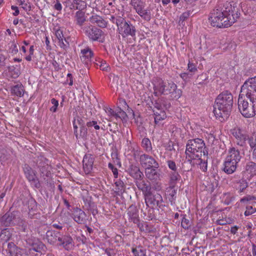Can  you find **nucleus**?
<instances>
[{
  "label": "nucleus",
  "instance_id": "obj_1",
  "mask_svg": "<svg viewBox=\"0 0 256 256\" xmlns=\"http://www.w3.org/2000/svg\"><path fill=\"white\" fill-rule=\"evenodd\" d=\"M240 14L239 6L236 2H226L222 8L213 9L208 20L214 27L228 28L235 22Z\"/></svg>",
  "mask_w": 256,
  "mask_h": 256
},
{
  "label": "nucleus",
  "instance_id": "obj_2",
  "mask_svg": "<svg viewBox=\"0 0 256 256\" xmlns=\"http://www.w3.org/2000/svg\"><path fill=\"white\" fill-rule=\"evenodd\" d=\"M233 105V96L225 90L216 98L213 106V112L216 118L220 122L226 120L230 116Z\"/></svg>",
  "mask_w": 256,
  "mask_h": 256
},
{
  "label": "nucleus",
  "instance_id": "obj_3",
  "mask_svg": "<svg viewBox=\"0 0 256 256\" xmlns=\"http://www.w3.org/2000/svg\"><path fill=\"white\" fill-rule=\"evenodd\" d=\"M154 94L156 96L169 95L171 100H177L182 95V90L178 88L176 84L172 81L165 82L156 78L153 82Z\"/></svg>",
  "mask_w": 256,
  "mask_h": 256
},
{
  "label": "nucleus",
  "instance_id": "obj_4",
  "mask_svg": "<svg viewBox=\"0 0 256 256\" xmlns=\"http://www.w3.org/2000/svg\"><path fill=\"white\" fill-rule=\"evenodd\" d=\"M204 140L201 138L189 140L186 144V159L192 163L194 159L201 157L202 154H208Z\"/></svg>",
  "mask_w": 256,
  "mask_h": 256
},
{
  "label": "nucleus",
  "instance_id": "obj_5",
  "mask_svg": "<svg viewBox=\"0 0 256 256\" xmlns=\"http://www.w3.org/2000/svg\"><path fill=\"white\" fill-rule=\"evenodd\" d=\"M240 159V152L238 150L234 148H230L224 162L223 170L228 174H233L236 170Z\"/></svg>",
  "mask_w": 256,
  "mask_h": 256
},
{
  "label": "nucleus",
  "instance_id": "obj_6",
  "mask_svg": "<svg viewBox=\"0 0 256 256\" xmlns=\"http://www.w3.org/2000/svg\"><path fill=\"white\" fill-rule=\"evenodd\" d=\"M238 104L240 112L244 117L252 118L256 114V100L238 96Z\"/></svg>",
  "mask_w": 256,
  "mask_h": 256
},
{
  "label": "nucleus",
  "instance_id": "obj_7",
  "mask_svg": "<svg viewBox=\"0 0 256 256\" xmlns=\"http://www.w3.org/2000/svg\"><path fill=\"white\" fill-rule=\"evenodd\" d=\"M256 100V76L248 78L242 86L239 96Z\"/></svg>",
  "mask_w": 256,
  "mask_h": 256
},
{
  "label": "nucleus",
  "instance_id": "obj_8",
  "mask_svg": "<svg viewBox=\"0 0 256 256\" xmlns=\"http://www.w3.org/2000/svg\"><path fill=\"white\" fill-rule=\"evenodd\" d=\"M82 30L86 36L92 42H103L104 40V32L90 24L83 26Z\"/></svg>",
  "mask_w": 256,
  "mask_h": 256
},
{
  "label": "nucleus",
  "instance_id": "obj_9",
  "mask_svg": "<svg viewBox=\"0 0 256 256\" xmlns=\"http://www.w3.org/2000/svg\"><path fill=\"white\" fill-rule=\"evenodd\" d=\"M130 4L136 12L144 20L148 22L152 18L150 10L145 9V2L142 0H130Z\"/></svg>",
  "mask_w": 256,
  "mask_h": 256
},
{
  "label": "nucleus",
  "instance_id": "obj_10",
  "mask_svg": "<svg viewBox=\"0 0 256 256\" xmlns=\"http://www.w3.org/2000/svg\"><path fill=\"white\" fill-rule=\"evenodd\" d=\"M116 24L118 26V33L122 35L123 38L127 37L129 36H135L136 30L132 26H130L128 23L122 18L120 17L116 20Z\"/></svg>",
  "mask_w": 256,
  "mask_h": 256
},
{
  "label": "nucleus",
  "instance_id": "obj_11",
  "mask_svg": "<svg viewBox=\"0 0 256 256\" xmlns=\"http://www.w3.org/2000/svg\"><path fill=\"white\" fill-rule=\"evenodd\" d=\"M231 134L235 138L236 144L240 146H244L248 138L246 133L239 127H234L230 130Z\"/></svg>",
  "mask_w": 256,
  "mask_h": 256
},
{
  "label": "nucleus",
  "instance_id": "obj_12",
  "mask_svg": "<svg viewBox=\"0 0 256 256\" xmlns=\"http://www.w3.org/2000/svg\"><path fill=\"white\" fill-rule=\"evenodd\" d=\"M230 181L232 187L240 194L244 192L248 186L246 180L244 178H240L238 174L232 176Z\"/></svg>",
  "mask_w": 256,
  "mask_h": 256
},
{
  "label": "nucleus",
  "instance_id": "obj_13",
  "mask_svg": "<svg viewBox=\"0 0 256 256\" xmlns=\"http://www.w3.org/2000/svg\"><path fill=\"white\" fill-rule=\"evenodd\" d=\"M22 168L27 180L30 182H34V186L36 188H40V184L38 180L36 178L34 170L27 164H25Z\"/></svg>",
  "mask_w": 256,
  "mask_h": 256
},
{
  "label": "nucleus",
  "instance_id": "obj_14",
  "mask_svg": "<svg viewBox=\"0 0 256 256\" xmlns=\"http://www.w3.org/2000/svg\"><path fill=\"white\" fill-rule=\"evenodd\" d=\"M140 162L142 166L146 168L148 167L158 168L159 166L158 162L154 158L146 154L140 155Z\"/></svg>",
  "mask_w": 256,
  "mask_h": 256
},
{
  "label": "nucleus",
  "instance_id": "obj_15",
  "mask_svg": "<svg viewBox=\"0 0 256 256\" xmlns=\"http://www.w3.org/2000/svg\"><path fill=\"white\" fill-rule=\"evenodd\" d=\"M72 216L73 220L78 224H84L86 222V214L80 208H74L72 211Z\"/></svg>",
  "mask_w": 256,
  "mask_h": 256
},
{
  "label": "nucleus",
  "instance_id": "obj_16",
  "mask_svg": "<svg viewBox=\"0 0 256 256\" xmlns=\"http://www.w3.org/2000/svg\"><path fill=\"white\" fill-rule=\"evenodd\" d=\"M66 5L70 10H84L86 8V2L82 0H66Z\"/></svg>",
  "mask_w": 256,
  "mask_h": 256
},
{
  "label": "nucleus",
  "instance_id": "obj_17",
  "mask_svg": "<svg viewBox=\"0 0 256 256\" xmlns=\"http://www.w3.org/2000/svg\"><path fill=\"white\" fill-rule=\"evenodd\" d=\"M56 245L62 246L66 250H70L74 248V242L70 236L61 235L58 242L57 243Z\"/></svg>",
  "mask_w": 256,
  "mask_h": 256
},
{
  "label": "nucleus",
  "instance_id": "obj_18",
  "mask_svg": "<svg viewBox=\"0 0 256 256\" xmlns=\"http://www.w3.org/2000/svg\"><path fill=\"white\" fill-rule=\"evenodd\" d=\"M146 204L154 206H156L161 208L164 206L162 204L164 202L163 198L160 194H157L153 196H148L145 198Z\"/></svg>",
  "mask_w": 256,
  "mask_h": 256
},
{
  "label": "nucleus",
  "instance_id": "obj_19",
  "mask_svg": "<svg viewBox=\"0 0 256 256\" xmlns=\"http://www.w3.org/2000/svg\"><path fill=\"white\" fill-rule=\"evenodd\" d=\"M154 117V122L157 124L159 121L164 120L166 118V113L162 106L158 102H156L153 110Z\"/></svg>",
  "mask_w": 256,
  "mask_h": 256
},
{
  "label": "nucleus",
  "instance_id": "obj_20",
  "mask_svg": "<svg viewBox=\"0 0 256 256\" xmlns=\"http://www.w3.org/2000/svg\"><path fill=\"white\" fill-rule=\"evenodd\" d=\"M94 160V158L92 154H88L84 155L82 164L84 172L86 174H88L92 172Z\"/></svg>",
  "mask_w": 256,
  "mask_h": 256
},
{
  "label": "nucleus",
  "instance_id": "obj_21",
  "mask_svg": "<svg viewBox=\"0 0 256 256\" xmlns=\"http://www.w3.org/2000/svg\"><path fill=\"white\" fill-rule=\"evenodd\" d=\"M208 154H202L201 157L194 159L192 162L190 164H196L200 168L202 172H205L208 170Z\"/></svg>",
  "mask_w": 256,
  "mask_h": 256
},
{
  "label": "nucleus",
  "instance_id": "obj_22",
  "mask_svg": "<svg viewBox=\"0 0 256 256\" xmlns=\"http://www.w3.org/2000/svg\"><path fill=\"white\" fill-rule=\"evenodd\" d=\"M60 236L61 234L58 232L49 230L46 232V239L47 240L48 242L50 244L56 245L57 242H58Z\"/></svg>",
  "mask_w": 256,
  "mask_h": 256
},
{
  "label": "nucleus",
  "instance_id": "obj_23",
  "mask_svg": "<svg viewBox=\"0 0 256 256\" xmlns=\"http://www.w3.org/2000/svg\"><path fill=\"white\" fill-rule=\"evenodd\" d=\"M55 35L58 40V45L60 48L66 50L69 47V43L64 37L62 30L58 28L55 32Z\"/></svg>",
  "mask_w": 256,
  "mask_h": 256
},
{
  "label": "nucleus",
  "instance_id": "obj_24",
  "mask_svg": "<svg viewBox=\"0 0 256 256\" xmlns=\"http://www.w3.org/2000/svg\"><path fill=\"white\" fill-rule=\"evenodd\" d=\"M176 193L177 190L174 186H170L166 188V198L168 199L172 205H173L176 202Z\"/></svg>",
  "mask_w": 256,
  "mask_h": 256
},
{
  "label": "nucleus",
  "instance_id": "obj_25",
  "mask_svg": "<svg viewBox=\"0 0 256 256\" xmlns=\"http://www.w3.org/2000/svg\"><path fill=\"white\" fill-rule=\"evenodd\" d=\"M8 250L12 256H22L26 252L24 250L18 248L12 242L8 244Z\"/></svg>",
  "mask_w": 256,
  "mask_h": 256
},
{
  "label": "nucleus",
  "instance_id": "obj_26",
  "mask_svg": "<svg viewBox=\"0 0 256 256\" xmlns=\"http://www.w3.org/2000/svg\"><path fill=\"white\" fill-rule=\"evenodd\" d=\"M127 214L129 220H130L134 224H138L139 222L138 211L135 206H130Z\"/></svg>",
  "mask_w": 256,
  "mask_h": 256
},
{
  "label": "nucleus",
  "instance_id": "obj_27",
  "mask_svg": "<svg viewBox=\"0 0 256 256\" xmlns=\"http://www.w3.org/2000/svg\"><path fill=\"white\" fill-rule=\"evenodd\" d=\"M91 23L96 24L100 28H106L107 26V22L102 16L98 15H93L90 18Z\"/></svg>",
  "mask_w": 256,
  "mask_h": 256
},
{
  "label": "nucleus",
  "instance_id": "obj_28",
  "mask_svg": "<svg viewBox=\"0 0 256 256\" xmlns=\"http://www.w3.org/2000/svg\"><path fill=\"white\" fill-rule=\"evenodd\" d=\"M129 172L132 177L136 180H140L144 176L142 172L140 170V168L134 165L130 166Z\"/></svg>",
  "mask_w": 256,
  "mask_h": 256
},
{
  "label": "nucleus",
  "instance_id": "obj_29",
  "mask_svg": "<svg viewBox=\"0 0 256 256\" xmlns=\"http://www.w3.org/2000/svg\"><path fill=\"white\" fill-rule=\"evenodd\" d=\"M145 174L146 178L150 180H156L159 178L160 174L155 168L148 167L146 168Z\"/></svg>",
  "mask_w": 256,
  "mask_h": 256
},
{
  "label": "nucleus",
  "instance_id": "obj_30",
  "mask_svg": "<svg viewBox=\"0 0 256 256\" xmlns=\"http://www.w3.org/2000/svg\"><path fill=\"white\" fill-rule=\"evenodd\" d=\"M80 53L81 60L86 62L90 61L94 55L92 51L88 47H86L82 50H81Z\"/></svg>",
  "mask_w": 256,
  "mask_h": 256
},
{
  "label": "nucleus",
  "instance_id": "obj_31",
  "mask_svg": "<svg viewBox=\"0 0 256 256\" xmlns=\"http://www.w3.org/2000/svg\"><path fill=\"white\" fill-rule=\"evenodd\" d=\"M75 18L76 24L82 29L84 24L86 21L84 12H82V10L77 11L76 12Z\"/></svg>",
  "mask_w": 256,
  "mask_h": 256
},
{
  "label": "nucleus",
  "instance_id": "obj_32",
  "mask_svg": "<svg viewBox=\"0 0 256 256\" xmlns=\"http://www.w3.org/2000/svg\"><path fill=\"white\" fill-rule=\"evenodd\" d=\"M116 190L114 192L117 196H120L124 194L126 190V186L124 182L120 180H117L114 182Z\"/></svg>",
  "mask_w": 256,
  "mask_h": 256
},
{
  "label": "nucleus",
  "instance_id": "obj_33",
  "mask_svg": "<svg viewBox=\"0 0 256 256\" xmlns=\"http://www.w3.org/2000/svg\"><path fill=\"white\" fill-rule=\"evenodd\" d=\"M245 171L250 176H256V163L253 162H247L245 166Z\"/></svg>",
  "mask_w": 256,
  "mask_h": 256
},
{
  "label": "nucleus",
  "instance_id": "obj_34",
  "mask_svg": "<svg viewBox=\"0 0 256 256\" xmlns=\"http://www.w3.org/2000/svg\"><path fill=\"white\" fill-rule=\"evenodd\" d=\"M11 93L18 97L22 96L24 93L23 86L22 84H18L13 86L11 88Z\"/></svg>",
  "mask_w": 256,
  "mask_h": 256
},
{
  "label": "nucleus",
  "instance_id": "obj_35",
  "mask_svg": "<svg viewBox=\"0 0 256 256\" xmlns=\"http://www.w3.org/2000/svg\"><path fill=\"white\" fill-rule=\"evenodd\" d=\"M12 236V231L9 228H5L0 234V240L4 242L10 240Z\"/></svg>",
  "mask_w": 256,
  "mask_h": 256
},
{
  "label": "nucleus",
  "instance_id": "obj_36",
  "mask_svg": "<svg viewBox=\"0 0 256 256\" xmlns=\"http://www.w3.org/2000/svg\"><path fill=\"white\" fill-rule=\"evenodd\" d=\"M142 146L147 152H151L152 149L151 142L147 138H144L142 140Z\"/></svg>",
  "mask_w": 256,
  "mask_h": 256
},
{
  "label": "nucleus",
  "instance_id": "obj_37",
  "mask_svg": "<svg viewBox=\"0 0 256 256\" xmlns=\"http://www.w3.org/2000/svg\"><path fill=\"white\" fill-rule=\"evenodd\" d=\"M249 144L252 150L253 158L256 160V134L250 138Z\"/></svg>",
  "mask_w": 256,
  "mask_h": 256
},
{
  "label": "nucleus",
  "instance_id": "obj_38",
  "mask_svg": "<svg viewBox=\"0 0 256 256\" xmlns=\"http://www.w3.org/2000/svg\"><path fill=\"white\" fill-rule=\"evenodd\" d=\"M132 252L134 256H146V250L142 246L132 248Z\"/></svg>",
  "mask_w": 256,
  "mask_h": 256
},
{
  "label": "nucleus",
  "instance_id": "obj_39",
  "mask_svg": "<svg viewBox=\"0 0 256 256\" xmlns=\"http://www.w3.org/2000/svg\"><path fill=\"white\" fill-rule=\"evenodd\" d=\"M44 246V245L42 242H40L38 244H32V247L30 248L29 252L30 253L32 252H40Z\"/></svg>",
  "mask_w": 256,
  "mask_h": 256
},
{
  "label": "nucleus",
  "instance_id": "obj_40",
  "mask_svg": "<svg viewBox=\"0 0 256 256\" xmlns=\"http://www.w3.org/2000/svg\"><path fill=\"white\" fill-rule=\"evenodd\" d=\"M137 224L140 232H150L148 225L146 222H139Z\"/></svg>",
  "mask_w": 256,
  "mask_h": 256
},
{
  "label": "nucleus",
  "instance_id": "obj_41",
  "mask_svg": "<svg viewBox=\"0 0 256 256\" xmlns=\"http://www.w3.org/2000/svg\"><path fill=\"white\" fill-rule=\"evenodd\" d=\"M12 216L10 214H6L2 218L4 224L6 226H10L12 220Z\"/></svg>",
  "mask_w": 256,
  "mask_h": 256
},
{
  "label": "nucleus",
  "instance_id": "obj_42",
  "mask_svg": "<svg viewBox=\"0 0 256 256\" xmlns=\"http://www.w3.org/2000/svg\"><path fill=\"white\" fill-rule=\"evenodd\" d=\"M180 176L176 171H172L170 174V180L171 182H175L180 178Z\"/></svg>",
  "mask_w": 256,
  "mask_h": 256
},
{
  "label": "nucleus",
  "instance_id": "obj_43",
  "mask_svg": "<svg viewBox=\"0 0 256 256\" xmlns=\"http://www.w3.org/2000/svg\"><path fill=\"white\" fill-rule=\"evenodd\" d=\"M50 102L52 104H53V106L50 108V110L52 112H56L58 107V101L54 98H52L51 99Z\"/></svg>",
  "mask_w": 256,
  "mask_h": 256
},
{
  "label": "nucleus",
  "instance_id": "obj_44",
  "mask_svg": "<svg viewBox=\"0 0 256 256\" xmlns=\"http://www.w3.org/2000/svg\"><path fill=\"white\" fill-rule=\"evenodd\" d=\"M20 5L22 6V8L26 11H30L32 9L31 5L30 2H25L22 0H18Z\"/></svg>",
  "mask_w": 256,
  "mask_h": 256
},
{
  "label": "nucleus",
  "instance_id": "obj_45",
  "mask_svg": "<svg viewBox=\"0 0 256 256\" xmlns=\"http://www.w3.org/2000/svg\"><path fill=\"white\" fill-rule=\"evenodd\" d=\"M34 46L33 45L30 46L28 50V54L24 58L26 60L30 62L32 60V57L34 56Z\"/></svg>",
  "mask_w": 256,
  "mask_h": 256
},
{
  "label": "nucleus",
  "instance_id": "obj_46",
  "mask_svg": "<svg viewBox=\"0 0 256 256\" xmlns=\"http://www.w3.org/2000/svg\"><path fill=\"white\" fill-rule=\"evenodd\" d=\"M9 52L12 55H14L18 54V48L17 44L14 42H12L9 50Z\"/></svg>",
  "mask_w": 256,
  "mask_h": 256
},
{
  "label": "nucleus",
  "instance_id": "obj_47",
  "mask_svg": "<svg viewBox=\"0 0 256 256\" xmlns=\"http://www.w3.org/2000/svg\"><path fill=\"white\" fill-rule=\"evenodd\" d=\"M256 211V208H253L251 206H248L246 207V210L244 212V215L246 216H248L254 213Z\"/></svg>",
  "mask_w": 256,
  "mask_h": 256
},
{
  "label": "nucleus",
  "instance_id": "obj_48",
  "mask_svg": "<svg viewBox=\"0 0 256 256\" xmlns=\"http://www.w3.org/2000/svg\"><path fill=\"white\" fill-rule=\"evenodd\" d=\"M168 168L172 171H176L177 167L176 162L172 160H168L166 162Z\"/></svg>",
  "mask_w": 256,
  "mask_h": 256
},
{
  "label": "nucleus",
  "instance_id": "obj_49",
  "mask_svg": "<svg viewBox=\"0 0 256 256\" xmlns=\"http://www.w3.org/2000/svg\"><path fill=\"white\" fill-rule=\"evenodd\" d=\"M86 126L88 128L94 126L95 130H98L100 128L99 125L98 124L96 121L92 120L86 122Z\"/></svg>",
  "mask_w": 256,
  "mask_h": 256
},
{
  "label": "nucleus",
  "instance_id": "obj_50",
  "mask_svg": "<svg viewBox=\"0 0 256 256\" xmlns=\"http://www.w3.org/2000/svg\"><path fill=\"white\" fill-rule=\"evenodd\" d=\"M108 167L110 170H112L114 177L115 178H117L118 176V170L117 168H115L114 166L111 163H109L108 164Z\"/></svg>",
  "mask_w": 256,
  "mask_h": 256
},
{
  "label": "nucleus",
  "instance_id": "obj_51",
  "mask_svg": "<svg viewBox=\"0 0 256 256\" xmlns=\"http://www.w3.org/2000/svg\"><path fill=\"white\" fill-rule=\"evenodd\" d=\"M22 44H24L20 46V50L24 54H26V46H28L30 44V42L28 40H24L22 42Z\"/></svg>",
  "mask_w": 256,
  "mask_h": 256
},
{
  "label": "nucleus",
  "instance_id": "obj_52",
  "mask_svg": "<svg viewBox=\"0 0 256 256\" xmlns=\"http://www.w3.org/2000/svg\"><path fill=\"white\" fill-rule=\"evenodd\" d=\"M181 226L186 230L188 229L190 226L189 220L185 218H183L181 222Z\"/></svg>",
  "mask_w": 256,
  "mask_h": 256
},
{
  "label": "nucleus",
  "instance_id": "obj_53",
  "mask_svg": "<svg viewBox=\"0 0 256 256\" xmlns=\"http://www.w3.org/2000/svg\"><path fill=\"white\" fill-rule=\"evenodd\" d=\"M104 110L110 118H112L114 115H115V112L110 108L106 107L104 108Z\"/></svg>",
  "mask_w": 256,
  "mask_h": 256
},
{
  "label": "nucleus",
  "instance_id": "obj_54",
  "mask_svg": "<svg viewBox=\"0 0 256 256\" xmlns=\"http://www.w3.org/2000/svg\"><path fill=\"white\" fill-rule=\"evenodd\" d=\"M188 70L190 72H196L197 71V68L194 64L189 62L188 64Z\"/></svg>",
  "mask_w": 256,
  "mask_h": 256
},
{
  "label": "nucleus",
  "instance_id": "obj_55",
  "mask_svg": "<svg viewBox=\"0 0 256 256\" xmlns=\"http://www.w3.org/2000/svg\"><path fill=\"white\" fill-rule=\"evenodd\" d=\"M66 82H68L69 86H72L73 85V76L70 73H68L67 74L66 77Z\"/></svg>",
  "mask_w": 256,
  "mask_h": 256
},
{
  "label": "nucleus",
  "instance_id": "obj_56",
  "mask_svg": "<svg viewBox=\"0 0 256 256\" xmlns=\"http://www.w3.org/2000/svg\"><path fill=\"white\" fill-rule=\"evenodd\" d=\"M248 256H256V245L255 244H252L251 252L248 254Z\"/></svg>",
  "mask_w": 256,
  "mask_h": 256
},
{
  "label": "nucleus",
  "instance_id": "obj_57",
  "mask_svg": "<svg viewBox=\"0 0 256 256\" xmlns=\"http://www.w3.org/2000/svg\"><path fill=\"white\" fill-rule=\"evenodd\" d=\"M100 68L102 70H107V69L108 68V66L105 61L102 60L100 62Z\"/></svg>",
  "mask_w": 256,
  "mask_h": 256
},
{
  "label": "nucleus",
  "instance_id": "obj_58",
  "mask_svg": "<svg viewBox=\"0 0 256 256\" xmlns=\"http://www.w3.org/2000/svg\"><path fill=\"white\" fill-rule=\"evenodd\" d=\"M254 200V198L250 196H244V197L243 198H241L240 200V202H247L248 201H250V200Z\"/></svg>",
  "mask_w": 256,
  "mask_h": 256
},
{
  "label": "nucleus",
  "instance_id": "obj_59",
  "mask_svg": "<svg viewBox=\"0 0 256 256\" xmlns=\"http://www.w3.org/2000/svg\"><path fill=\"white\" fill-rule=\"evenodd\" d=\"M6 58L4 55L3 54L2 51L0 50V64L3 65L4 63V61Z\"/></svg>",
  "mask_w": 256,
  "mask_h": 256
},
{
  "label": "nucleus",
  "instance_id": "obj_60",
  "mask_svg": "<svg viewBox=\"0 0 256 256\" xmlns=\"http://www.w3.org/2000/svg\"><path fill=\"white\" fill-rule=\"evenodd\" d=\"M52 65L56 71H58L60 69V65L56 60H54L52 62Z\"/></svg>",
  "mask_w": 256,
  "mask_h": 256
},
{
  "label": "nucleus",
  "instance_id": "obj_61",
  "mask_svg": "<svg viewBox=\"0 0 256 256\" xmlns=\"http://www.w3.org/2000/svg\"><path fill=\"white\" fill-rule=\"evenodd\" d=\"M238 228L239 227L237 226H234L231 227L230 230V233L233 234H236L237 233Z\"/></svg>",
  "mask_w": 256,
  "mask_h": 256
},
{
  "label": "nucleus",
  "instance_id": "obj_62",
  "mask_svg": "<svg viewBox=\"0 0 256 256\" xmlns=\"http://www.w3.org/2000/svg\"><path fill=\"white\" fill-rule=\"evenodd\" d=\"M11 9L14 11V12H13L14 16H16L19 14L20 12H19L18 8L16 6H11Z\"/></svg>",
  "mask_w": 256,
  "mask_h": 256
},
{
  "label": "nucleus",
  "instance_id": "obj_63",
  "mask_svg": "<svg viewBox=\"0 0 256 256\" xmlns=\"http://www.w3.org/2000/svg\"><path fill=\"white\" fill-rule=\"evenodd\" d=\"M54 8L57 10H62V6L59 1H57V2L54 4Z\"/></svg>",
  "mask_w": 256,
  "mask_h": 256
},
{
  "label": "nucleus",
  "instance_id": "obj_64",
  "mask_svg": "<svg viewBox=\"0 0 256 256\" xmlns=\"http://www.w3.org/2000/svg\"><path fill=\"white\" fill-rule=\"evenodd\" d=\"M140 189H141L142 191H148L150 190V188L148 186H146L145 184H143V186L141 187L140 185L138 186Z\"/></svg>",
  "mask_w": 256,
  "mask_h": 256
}]
</instances>
